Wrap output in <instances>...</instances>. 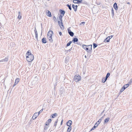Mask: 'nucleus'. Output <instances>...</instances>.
Segmentation results:
<instances>
[{
    "instance_id": "obj_43",
    "label": "nucleus",
    "mask_w": 132,
    "mask_h": 132,
    "mask_svg": "<svg viewBox=\"0 0 132 132\" xmlns=\"http://www.w3.org/2000/svg\"><path fill=\"white\" fill-rule=\"evenodd\" d=\"M85 22H81V23H80V24H85Z\"/></svg>"
},
{
    "instance_id": "obj_37",
    "label": "nucleus",
    "mask_w": 132,
    "mask_h": 132,
    "mask_svg": "<svg viewBox=\"0 0 132 132\" xmlns=\"http://www.w3.org/2000/svg\"><path fill=\"white\" fill-rule=\"evenodd\" d=\"M82 0H77V3H80L82 2Z\"/></svg>"
},
{
    "instance_id": "obj_26",
    "label": "nucleus",
    "mask_w": 132,
    "mask_h": 132,
    "mask_svg": "<svg viewBox=\"0 0 132 132\" xmlns=\"http://www.w3.org/2000/svg\"><path fill=\"white\" fill-rule=\"evenodd\" d=\"M111 14H112V16L113 17L114 15V11L113 9V8H112Z\"/></svg>"
},
{
    "instance_id": "obj_28",
    "label": "nucleus",
    "mask_w": 132,
    "mask_h": 132,
    "mask_svg": "<svg viewBox=\"0 0 132 132\" xmlns=\"http://www.w3.org/2000/svg\"><path fill=\"white\" fill-rule=\"evenodd\" d=\"M129 86V85L128 84H127L125 85H124L123 87L125 88L126 89Z\"/></svg>"
},
{
    "instance_id": "obj_40",
    "label": "nucleus",
    "mask_w": 132,
    "mask_h": 132,
    "mask_svg": "<svg viewBox=\"0 0 132 132\" xmlns=\"http://www.w3.org/2000/svg\"><path fill=\"white\" fill-rule=\"evenodd\" d=\"M77 0H73V2L75 3H77Z\"/></svg>"
},
{
    "instance_id": "obj_27",
    "label": "nucleus",
    "mask_w": 132,
    "mask_h": 132,
    "mask_svg": "<svg viewBox=\"0 0 132 132\" xmlns=\"http://www.w3.org/2000/svg\"><path fill=\"white\" fill-rule=\"evenodd\" d=\"M71 129V127H69L68 129L67 132H70V131Z\"/></svg>"
},
{
    "instance_id": "obj_16",
    "label": "nucleus",
    "mask_w": 132,
    "mask_h": 132,
    "mask_svg": "<svg viewBox=\"0 0 132 132\" xmlns=\"http://www.w3.org/2000/svg\"><path fill=\"white\" fill-rule=\"evenodd\" d=\"M47 38L50 42L51 43L52 42L53 40L52 38V36L47 37Z\"/></svg>"
},
{
    "instance_id": "obj_41",
    "label": "nucleus",
    "mask_w": 132,
    "mask_h": 132,
    "mask_svg": "<svg viewBox=\"0 0 132 132\" xmlns=\"http://www.w3.org/2000/svg\"><path fill=\"white\" fill-rule=\"evenodd\" d=\"M103 117H102L101 119H100L98 121H99V123H100L102 121V118H103Z\"/></svg>"
},
{
    "instance_id": "obj_4",
    "label": "nucleus",
    "mask_w": 132,
    "mask_h": 132,
    "mask_svg": "<svg viewBox=\"0 0 132 132\" xmlns=\"http://www.w3.org/2000/svg\"><path fill=\"white\" fill-rule=\"evenodd\" d=\"M38 78L36 77H35L32 82V84L35 85L37 83Z\"/></svg>"
},
{
    "instance_id": "obj_15",
    "label": "nucleus",
    "mask_w": 132,
    "mask_h": 132,
    "mask_svg": "<svg viewBox=\"0 0 132 132\" xmlns=\"http://www.w3.org/2000/svg\"><path fill=\"white\" fill-rule=\"evenodd\" d=\"M110 119L109 118H107L105 119L104 121V123H106L108 122Z\"/></svg>"
},
{
    "instance_id": "obj_51",
    "label": "nucleus",
    "mask_w": 132,
    "mask_h": 132,
    "mask_svg": "<svg viewBox=\"0 0 132 132\" xmlns=\"http://www.w3.org/2000/svg\"><path fill=\"white\" fill-rule=\"evenodd\" d=\"M127 4H130V3H129V2H128V3H127Z\"/></svg>"
},
{
    "instance_id": "obj_33",
    "label": "nucleus",
    "mask_w": 132,
    "mask_h": 132,
    "mask_svg": "<svg viewBox=\"0 0 132 132\" xmlns=\"http://www.w3.org/2000/svg\"><path fill=\"white\" fill-rule=\"evenodd\" d=\"M19 80H20V79L19 78H17V79H16L15 82L16 83V82L17 83H18L19 81Z\"/></svg>"
},
{
    "instance_id": "obj_53",
    "label": "nucleus",
    "mask_w": 132,
    "mask_h": 132,
    "mask_svg": "<svg viewBox=\"0 0 132 132\" xmlns=\"http://www.w3.org/2000/svg\"><path fill=\"white\" fill-rule=\"evenodd\" d=\"M105 116V114H104V116Z\"/></svg>"
},
{
    "instance_id": "obj_14",
    "label": "nucleus",
    "mask_w": 132,
    "mask_h": 132,
    "mask_svg": "<svg viewBox=\"0 0 132 132\" xmlns=\"http://www.w3.org/2000/svg\"><path fill=\"white\" fill-rule=\"evenodd\" d=\"M72 7L74 11H77V5H76L75 6L74 4H73L72 6Z\"/></svg>"
},
{
    "instance_id": "obj_23",
    "label": "nucleus",
    "mask_w": 132,
    "mask_h": 132,
    "mask_svg": "<svg viewBox=\"0 0 132 132\" xmlns=\"http://www.w3.org/2000/svg\"><path fill=\"white\" fill-rule=\"evenodd\" d=\"M107 79H106V78H103L102 80V82L103 83L105 82L106 81Z\"/></svg>"
},
{
    "instance_id": "obj_31",
    "label": "nucleus",
    "mask_w": 132,
    "mask_h": 132,
    "mask_svg": "<svg viewBox=\"0 0 132 132\" xmlns=\"http://www.w3.org/2000/svg\"><path fill=\"white\" fill-rule=\"evenodd\" d=\"M110 73H108L107 74V75H106V79H107L108 77H109V76L110 75Z\"/></svg>"
},
{
    "instance_id": "obj_7",
    "label": "nucleus",
    "mask_w": 132,
    "mask_h": 132,
    "mask_svg": "<svg viewBox=\"0 0 132 132\" xmlns=\"http://www.w3.org/2000/svg\"><path fill=\"white\" fill-rule=\"evenodd\" d=\"M53 33V31L52 30L49 31L47 33V37L52 36V35Z\"/></svg>"
},
{
    "instance_id": "obj_42",
    "label": "nucleus",
    "mask_w": 132,
    "mask_h": 132,
    "mask_svg": "<svg viewBox=\"0 0 132 132\" xmlns=\"http://www.w3.org/2000/svg\"><path fill=\"white\" fill-rule=\"evenodd\" d=\"M72 48H70L69 50H67V52H70V51H71L72 50Z\"/></svg>"
},
{
    "instance_id": "obj_3",
    "label": "nucleus",
    "mask_w": 132,
    "mask_h": 132,
    "mask_svg": "<svg viewBox=\"0 0 132 132\" xmlns=\"http://www.w3.org/2000/svg\"><path fill=\"white\" fill-rule=\"evenodd\" d=\"M73 79L76 82H78L80 80L81 77L79 75H76L74 76Z\"/></svg>"
},
{
    "instance_id": "obj_29",
    "label": "nucleus",
    "mask_w": 132,
    "mask_h": 132,
    "mask_svg": "<svg viewBox=\"0 0 132 132\" xmlns=\"http://www.w3.org/2000/svg\"><path fill=\"white\" fill-rule=\"evenodd\" d=\"M63 15H60L59 16V19H60V21H62V17H63Z\"/></svg>"
},
{
    "instance_id": "obj_38",
    "label": "nucleus",
    "mask_w": 132,
    "mask_h": 132,
    "mask_svg": "<svg viewBox=\"0 0 132 132\" xmlns=\"http://www.w3.org/2000/svg\"><path fill=\"white\" fill-rule=\"evenodd\" d=\"M43 109H41V110H40L38 112V115L40 113H41V112H42V111H43Z\"/></svg>"
},
{
    "instance_id": "obj_34",
    "label": "nucleus",
    "mask_w": 132,
    "mask_h": 132,
    "mask_svg": "<svg viewBox=\"0 0 132 132\" xmlns=\"http://www.w3.org/2000/svg\"><path fill=\"white\" fill-rule=\"evenodd\" d=\"M97 126H96L95 125L94 126H93V128L91 129L90 131H92Z\"/></svg>"
},
{
    "instance_id": "obj_10",
    "label": "nucleus",
    "mask_w": 132,
    "mask_h": 132,
    "mask_svg": "<svg viewBox=\"0 0 132 132\" xmlns=\"http://www.w3.org/2000/svg\"><path fill=\"white\" fill-rule=\"evenodd\" d=\"M8 57H5V59L2 60L0 61V62H7L8 61Z\"/></svg>"
},
{
    "instance_id": "obj_1",
    "label": "nucleus",
    "mask_w": 132,
    "mask_h": 132,
    "mask_svg": "<svg viewBox=\"0 0 132 132\" xmlns=\"http://www.w3.org/2000/svg\"><path fill=\"white\" fill-rule=\"evenodd\" d=\"M30 52V51H28L26 54V60L27 61L29 62H30L33 61L34 58L33 55Z\"/></svg>"
},
{
    "instance_id": "obj_47",
    "label": "nucleus",
    "mask_w": 132,
    "mask_h": 132,
    "mask_svg": "<svg viewBox=\"0 0 132 132\" xmlns=\"http://www.w3.org/2000/svg\"><path fill=\"white\" fill-rule=\"evenodd\" d=\"M18 14H19L18 15H20L21 13L20 11H19L18 12Z\"/></svg>"
},
{
    "instance_id": "obj_44",
    "label": "nucleus",
    "mask_w": 132,
    "mask_h": 132,
    "mask_svg": "<svg viewBox=\"0 0 132 132\" xmlns=\"http://www.w3.org/2000/svg\"><path fill=\"white\" fill-rule=\"evenodd\" d=\"M53 19L55 21L56 20V18L55 16H54L53 17Z\"/></svg>"
},
{
    "instance_id": "obj_49",
    "label": "nucleus",
    "mask_w": 132,
    "mask_h": 132,
    "mask_svg": "<svg viewBox=\"0 0 132 132\" xmlns=\"http://www.w3.org/2000/svg\"><path fill=\"white\" fill-rule=\"evenodd\" d=\"M14 84L16 85L18 83H17L16 82V83L15 82Z\"/></svg>"
},
{
    "instance_id": "obj_11",
    "label": "nucleus",
    "mask_w": 132,
    "mask_h": 132,
    "mask_svg": "<svg viewBox=\"0 0 132 132\" xmlns=\"http://www.w3.org/2000/svg\"><path fill=\"white\" fill-rule=\"evenodd\" d=\"M34 32L35 34V37L37 39V40H38V33L37 32V31L36 30V28L35 27V29L34 30Z\"/></svg>"
},
{
    "instance_id": "obj_32",
    "label": "nucleus",
    "mask_w": 132,
    "mask_h": 132,
    "mask_svg": "<svg viewBox=\"0 0 132 132\" xmlns=\"http://www.w3.org/2000/svg\"><path fill=\"white\" fill-rule=\"evenodd\" d=\"M72 42L71 41H70L69 42V43H68L67 44V46H70V44L72 43Z\"/></svg>"
},
{
    "instance_id": "obj_20",
    "label": "nucleus",
    "mask_w": 132,
    "mask_h": 132,
    "mask_svg": "<svg viewBox=\"0 0 132 132\" xmlns=\"http://www.w3.org/2000/svg\"><path fill=\"white\" fill-rule=\"evenodd\" d=\"M78 39L77 38H75L73 39L72 41L74 43L77 42L78 41Z\"/></svg>"
},
{
    "instance_id": "obj_5",
    "label": "nucleus",
    "mask_w": 132,
    "mask_h": 132,
    "mask_svg": "<svg viewBox=\"0 0 132 132\" xmlns=\"http://www.w3.org/2000/svg\"><path fill=\"white\" fill-rule=\"evenodd\" d=\"M58 23L59 25L60 26V27L61 29L62 30H63L64 29V27L62 21H59L58 22Z\"/></svg>"
},
{
    "instance_id": "obj_8",
    "label": "nucleus",
    "mask_w": 132,
    "mask_h": 132,
    "mask_svg": "<svg viewBox=\"0 0 132 132\" xmlns=\"http://www.w3.org/2000/svg\"><path fill=\"white\" fill-rule=\"evenodd\" d=\"M68 33H69V34L72 37L73 36V35H74L73 33V32H72L71 31V30L70 29H69L68 28Z\"/></svg>"
},
{
    "instance_id": "obj_45",
    "label": "nucleus",
    "mask_w": 132,
    "mask_h": 132,
    "mask_svg": "<svg viewBox=\"0 0 132 132\" xmlns=\"http://www.w3.org/2000/svg\"><path fill=\"white\" fill-rule=\"evenodd\" d=\"M59 34L61 36L62 35V33L61 32H59Z\"/></svg>"
},
{
    "instance_id": "obj_48",
    "label": "nucleus",
    "mask_w": 132,
    "mask_h": 132,
    "mask_svg": "<svg viewBox=\"0 0 132 132\" xmlns=\"http://www.w3.org/2000/svg\"><path fill=\"white\" fill-rule=\"evenodd\" d=\"M16 85L15 84H14L13 85V87H14L15 85Z\"/></svg>"
},
{
    "instance_id": "obj_13",
    "label": "nucleus",
    "mask_w": 132,
    "mask_h": 132,
    "mask_svg": "<svg viewBox=\"0 0 132 132\" xmlns=\"http://www.w3.org/2000/svg\"><path fill=\"white\" fill-rule=\"evenodd\" d=\"M113 7L115 9V10L116 11L118 10V7L117 5V4L116 3H115L113 6Z\"/></svg>"
},
{
    "instance_id": "obj_39",
    "label": "nucleus",
    "mask_w": 132,
    "mask_h": 132,
    "mask_svg": "<svg viewBox=\"0 0 132 132\" xmlns=\"http://www.w3.org/2000/svg\"><path fill=\"white\" fill-rule=\"evenodd\" d=\"M21 15H18V18L19 19H21Z\"/></svg>"
},
{
    "instance_id": "obj_19",
    "label": "nucleus",
    "mask_w": 132,
    "mask_h": 132,
    "mask_svg": "<svg viewBox=\"0 0 132 132\" xmlns=\"http://www.w3.org/2000/svg\"><path fill=\"white\" fill-rule=\"evenodd\" d=\"M42 42L43 43H46V38H43L42 39Z\"/></svg>"
},
{
    "instance_id": "obj_50",
    "label": "nucleus",
    "mask_w": 132,
    "mask_h": 132,
    "mask_svg": "<svg viewBox=\"0 0 132 132\" xmlns=\"http://www.w3.org/2000/svg\"><path fill=\"white\" fill-rule=\"evenodd\" d=\"M85 57L86 58H87L86 56V55H85Z\"/></svg>"
},
{
    "instance_id": "obj_6",
    "label": "nucleus",
    "mask_w": 132,
    "mask_h": 132,
    "mask_svg": "<svg viewBox=\"0 0 132 132\" xmlns=\"http://www.w3.org/2000/svg\"><path fill=\"white\" fill-rule=\"evenodd\" d=\"M113 36L112 35L108 36L107 38L104 39V42H105L106 41L107 42H109L110 41V39Z\"/></svg>"
},
{
    "instance_id": "obj_52",
    "label": "nucleus",
    "mask_w": 132,
    "mask_h": 132,
    "mask_svg": "<svg viewBox=\"0 0 132 132\" xmlns=\"http://www.w3.org/2000/svg\"><path fill=\"white\" fill-rule=\"evenodd\" d=\"M42 32H41V35H42Z\"/></svg>"
},
{
    "instance_id": "obj_22",
    "label": "nucleus",
    "mask_w": 132,
    "mask_h": 132,
    "mask_svg": "<svg viewBox=\"0 0 132 132\" xmlns=\"http://www.w3.org/2000/svg\"><path fill=\"white\" fill-rule=\"evenodd\" d=\"M47 15L49 17H51L52 16L51 13L49 11H48V12L47 13Z\"/></svg>"
},
{
    "instance_id": "obj_30",
    "label": "nucleus",
    "mask_w": 132,
    "mask_h": 132,
    "mask_svg": "<svg viewBox=\"0 0 132 132\" xmlns=\"http://www.w3.org/2000/svg\"><path fill=\"white\" fill-rule=\"evenodd\" d=\"M93 47L94 48H96V47H97V45L94 43H93Z\"/></svg>"
},
{
    "instance_id": "obj_35",
    "label": "nucleus",
    "mask_w": 132,
    "mask_h": 132,
    "mask_svg": "<svg viewBox=\"0 0 132 132\" xmlns=\"http://www.w3.org/2000/svg\"><path fill=\"white\" fill-rule=\"evenodd\" d=\"M100 123H99V121H97L95 124V125L97 127L98 125Z\"/></svg>"
},
{
    "instance_id": "obj_46",
    "label": "nucleus",
    "mask_w": 132,
    "mask_h": 132,
    "mask_svg": "<svg viewBox=\"0 0 132 132\" xmlns=\"http://www.w3.org/2000/svg\"><path fill=\"white\" fill-rule=\"evenodd\" d=\"M63 120L62 119L61 121V125H62V123H63Z\"/></svg>"
},
{
    "instance_id": "obj_9",
    "label": "nucleus",
    "mask_w": 132,
    "mask_h": 132,
    "mask_svg": "<svg viewBox=\"0 0 132 132\" xmlns=\"http://www.w3.org/2000/svg\"><path fill=\"white\" fill-rule=\"evenodd\" d=\"M38 116V114L37 112H36L33 115L32 117V119L33 120L35 119Z\"/></svg>"
},
{
    "instance_id": "obj_18",
    "label": "nucleus",
    "mask_w": 132,
    "mask_h": 132,
    "mask_svg": "<svg viewBox=\"0 0 132 132\" xmlns=\"http://www.w3.org/2000/svg\"><path fill=\"white\" fill-rule=\"evenodd\" d=\"M51 119H49L46 122V125H48V124H49V123H50L51 122Z\"/></svg>"
},
{
    "instance_id": "obj_2",
    "label": "nucleus",
    "mask_w": 132,
    "mask_h": 132,
    "mask_svg": "<svg viewBox=\"0 0 132 132\" xmlns=\"http://www.w3.org/2000/svg\"><path fill=\"white\" fill-rule=\"evenodd\" d=\"M82 47L84 49L87 51L88 53H89L90 52H91L92 51V45H86L83 44L82 45Z\"/></svg>"
},
{
    "instance_id": "obj_36",
    "label": "nucleus",
    "mask_w": 132,
    "mask_h": 132,
    "mask_svg": "<svg viewBox=\"0 0 132 132\" xmlns=\"http://www.w3.org/2000/svg\"><path fill=\"white\" fill-rule=\"evenodd\" d=\"M58 121V119H57L56 121L55 122L54 124V126L56 127L57 125V123Z\"/></svg>"
},
{
    "instance_id": "obj_21",
    "label": "nucleus",
    "mask_w": 132,
    "mask_h": 132,
    "mask_svg": "<svg viewBox=\"0 0 132 132\" xmlns=\"http://www.w3.org/2000/svg\"><path fill=\"white\" fill-rule=\"evenodd\" d=\"M61 13L63 15V16L65 13L64 11L60 9V10Z\"/></svg>"
},
{
    "instance_id": "obj_17",
    "label": "nucleus",
    "mask_w": 132,
    "mask_h": 132,
    "mask_svg": "<svg viewBox=\"0 0 132 132\" xmlns=\"http://www.w3.org/2000/svg\"><path fill=\"white\" fill-rule=\"evenodd\" d=\"M57 116V114L56 113H55L54 114H53L51 115L50 116L51 118H54L56 116Z\"/></svg>"
},
{
    "instance_id": "obj_12",
    "label": "nucleus",
    "mask_w": 132,
    "mask_h": 132,
    "mask_svg": "<svg viewBox=\"0 0 132 132\" xmlns=\"http://www.w3.org/2000/svg\"><path fill=\"white\" fill-rule=\"evenodd\" d=\"M72 123V121L71 120L68 121L67 122V126L69 127H71V125Z\"/></svg>"
},
{
    "instance_id": "obj_24",
    "label": "nucleus",
    "mask_w": 132,
    "mask_h": 132,
    "mask_svg": "<svg viewBox=\"0 0 132 132\" xmlns=\"http://www.w3.org/2000/svg\"><path fill=\"white\" fill-rule=\"evenodd\" d=\"M126 89L125 88L123 87L120 90V92L121 93L123 92L124 90H125Z\"/></svg>"
},
{
    "instance_id": "obj_25",
    "label": "nucleus",
    "mask_w": 132,
    "mask_h": 132,
    "mask_svg": "<svg viewBox=\"0 0 132 132\" xmlns=\"http://www.w3.org/2000/svg\"><path fill=\"white\" fill-rule=\"evenodd\" d=\"M67 6L68 7L69 10H71L72 9L70 5H69V4H68L67 5Z\"/></svg>"
}]
</instances>
